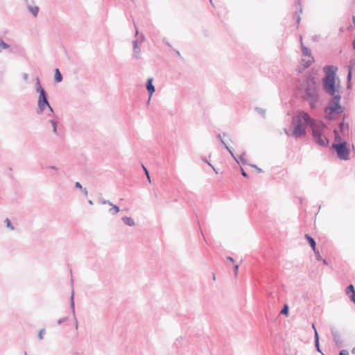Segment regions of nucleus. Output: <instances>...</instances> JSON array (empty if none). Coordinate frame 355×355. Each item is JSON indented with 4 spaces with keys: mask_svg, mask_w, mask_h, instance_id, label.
<instances>
[{
    "mask_svg": "<svg viewBox=\"0 0 355 355\" xmlns=\"http://www.w3.org/2000/svg\"><path fill=\"white\" fill-rule=\"evenodd\" d=\"M302 99L308 103L311 110L316 108L320 100L319 88L316 85L315 78L312 76L305 77Z\"/></svg>",
    "mask_w": 355,
    "mask_h": 355,
    "instance_id": "obj_1",
    "label": "nucleus"
},
{
    "mask_svg": "<svg viewBox=\"0 0 355 355\" xmlns=\"http://www.w3.org/2000/svg\"><path fill=\"white\" fill-rule=\"evenodd\" d=\"M294 129L293 136L295 138H302L306 135V129L309 125L311 129L315 125V121L311 116L305 112H300L293 119Z\"/></svg>",
    "mask_w": 355,
    "mask_h": 355,
    "instance_id": "obj_2",
    "label": "nucleus"
},
{
    "mask_svg": "<svg viewBox=\"0 0 355 355\" xmlns=\"http://www.w3.org/2000/svg\"><path fill=\"white\" fill-rule=\"evenodd\" d=\"M326 128L327 126L323 122H320L318 125L315 123L314 127H312V136L315 142L318 145L325 148L329 146V140L325 135H324L322 130H324Z\"/></svg>",
    "mask_w": 355,
    "mask_h": 355,
    "instance_id": "obj_3",
    "label": "nucleus"
},
{
    "mask_svg": "<svg viewBox=\"0 0 355 355\" xmlns=\"http://www.w3.org/2000/svg\"><path fill=\"white\" fill-rule=\"evenodd\" d=\"M38 114H42L47 108L49 110L48 116H53L54 114V110L51 106L49 100L48 94L46 90L39 92V97L37 101Z\"/></svg>",
    "mask_w": 355,
    "mask_h": 355,
    "instance_id": "obj_4",
    "label": "nucleus"
},
{
    "mask_svg": "<svg viewBox=\"0 0 355 355\" xmlns=\"http://www.w3.org/2000/svg\"><path fill=\"white\" fill-rule=\"evenodd\" d=\"M331 148L334 149L338 157L341 160H349L350 149L347 141H343V143H333Z\"/></svg>",
    "mask_w": 355,
    "mask_h": 355,
    "instance_id": "obj_5",
    "label": "nucleus"
},
{
    "mask_svg": "<svg viewBox=\"0 0 355 355\" xmlns=\"http://www.w3.org/2000/svg\"><path fill=\"white\" fill-rule=\"evenodd\" d=\"M330 96H331V98L329 101V104L326 107V111L331 110L332 112L343 113L344 109L340 103L341 95L337 92Z\"/></svg>",
    "mask_w": 355,
    "mask_h": 355,
    "instance_id": "obj_6",
    "label": "nucleus"
},
{
    "mask_svg": "<svg viewBox=\"0 0 355 355\" xmlns=\"http://www.w3.org/2000/svg\"><path fill=\"white\" fill-rule=\"evenodd\" d=\"M322 87L324 92L329 95L338 92L339 85H336V78H322Z\"/></svg>",
    "mask_w": 355,
    "mask_h": 355,
    "instance_id": "obj_7",
    "label": "nucleus"
},
{
    "mask_svg": "<svg viewBox=\"0 0 355 355\" xmlns=\"http://www.w3.org/2000/svg\"><path fill=\"white\" fill-rule=\"evenodd\" d=\"M323 70L325 73V76L322 78H336V73L338 70L336 67L333 65H327L324 67Z\"/></svg>",
    "mask_w": 355,
    "mask_h": 355,
    "instance_id": "obj_8",
    "label": "nucleus"
},
{
    "mask_svg": "<svg viewBox=\"0 0 355 355\" xmlns=\"http://www.w3.org/2000/svg\"><path fill=\"white\" fill-rule=\"evenodd\" d=\"M331 333L336 346L338 347H341L343 346V340L339 334V332L335 328H331Z\"/></svg>",
    "mask_w": 355,
    "mask_h": 355,
    "instance_id": "obj_9",
    "label": "nucleus"
},
{
    "mask_svg": "<svg viewBox=\"0 0 355 355\" xmlns=\"http://www.w3.org/2000/svg\"><path fill=\"white\" fill-rule=\"evenodd\" d=\"M153 78H148V80H147V82H146V89L148 91V93L149 94V98H148V102L150 101V98L152 96V95L153 94V93L155 92V86L153 85Z\"/></svg>",
    "mask_w": 355,
    "mask_h": 355,
    "instance_id": "obj_10",
    "label": "nucleus"
},
{
    "mask_svg": "<svg viewBox=\"0 0 355 355\" xmlns=\"http://www.w3.org/2000/svg\"><path fill=\"white\" fill-rule=\"evenodd\" d=\"M338 127H339V130L343 137L348 135L349 131V128L348 123H345V122L341 121L339 123Z\"/></svg>",
    "mask_w": 355,
    "mask_h": 355,
    "instance_id": "obj_11",
    "label": "nucleus"
},
{
    "mask_svg": "<svg viewBox=\"0 0 355 355\" xmlns=\"http://www.w3.org/2000/svg\"><path fill=\"white\" fill-rule=\"evenodd\" d=\"M26 8L30 13L32 14V15L34 17H36L38 15L40 8L37 6H31V4H27Z\"/></svg>",
    "mask_w": 355,
    "mask_h": 355,
    "instance_id": "obj_12",
    "label": "nucleus"
},
{
    "mask_svg": "<svg viewBox=\"0 0 355 355\" xmlns=\"http://www.w3.org/2000/svg\"><path fill=\"white\" fill-rule=\"evenodd\" d=\"M74 292H73V290H72V292H71V298H70V306H71V311H72V313L73 315V318L75 319V321H76V328L77 329L78 328V322H77V320H76V314H75V307H74Z\"/></svg>",
    "mask_w": 355,
    "mask_h": 355,
    "instance_id": "obj_13",
    "label": "nucleus"
},
{
    "mask_svg": "<svg viewBox=\"0 0 355 355\" xmlns=\"http://www.w3.org/2000/svg\"><path fill=\"white\" fill-rule=\"evenodd\" d=\"M324 111H325V119L329 121L335 120L336 119V115L339 114L338 112H332L331 110H328L327 111H326V109H325Z\"/></svg>",
    "mask_w": 355,
    "mask_h": 355,
    "instance_id": "obj_14",
    "label": "nucleus"
},
{
    "mask_svg": "<svg viewBox=\"0 0 355 355\" xmlns=\"http://www.w3.org/2000/svg\"><path fill=\"white\" fill-rule=\"evenodd\" d=\"M138 44H139V40H135L132 42V44H133V55L138 58H139V54L140 53V48L138 46Z\"/></svg>",
    "mask_w": 355,
    "mask_h": 355,
    "instance_id": "obj_15",
    "label": "nucleus"
},
{
    "mask_svg": "<svg viewBox=\"0 0 355 355\" xmlns=\"http://www.w3.org/2000/svg\"><path fill=\"white\" fill-rule=\"evenodd\" d=\"M304 237L307 240L312 250H315V248H316V242L314 240V239L312 236H311L309 234H306Z\"/></svg>",
    "mask_w": 355,
    "mask_h": 355,
    "instance_id": "obj_16",
    "label": "nucleus"
},
{
    "mask_svg": "<svg viewBox=\"0 0 355 355\" xmlns=\"http://www.w3.org/2000/svg\"><path fill=\"white\" fill-rule=\"evenodd\" d=\"M122 220L126 225H128L130 227L135 225V223L131 217L124 216L122 218Z\"/></svg>",
    "mask_w": 355,
    "mask_h": 355,
    "instance_id": "obj_17",
    "label": "nucleus"
},
{
    "mask_svg": "<svg viewBox=\"0 0 355 355\" xmlns=\"http://www.w3.org/2000/svg\"><path fill=\"white\" fill-rule=\"evenodd\" d=\"M314 343H315V347L318 352H322L320 348V343H319V335L317 331V330L315 329V334H314Z\"/></svg>",
    "mask_w": 355,
    "mask_h": 355,
    "instance_id": "obj_18",
    "label": "nucleus"
},
{
    "mask_svg": "<svg viewBox=\"0 0 355 355\" xmlns=\"http://www.w3.org/2000/svg\"><path fill=\"white\" fill-rule=\"evenodd\" d=\"M52 117H53L52 119H49V123L52 125L53 133L55 135H58V130H57L58 121L54 119V115Z\"/></svg>",
    "mask_w": 355,
    "mask_h": 355,
    "instance_id": "obj_19",
    "label": "nucleus"
},
{
    "mask_svg": "<svg viewBox=\"0 0 355 355\" xmlns=\"http://www.w3.org/2000/svg\"><path fill=\"white\" fill-rule=\"evenodd\" d=\"M333 132L334 134V143H343V141H342V137L339 134L338 130L337 129H334Z\"/></svg>",
    "mask_w": 355,
    "mask_h": 355,
    "instance_id": "obj_20",
    "label": "nucleus"
},
{
    "mask_svg": "<svg viewBox=\"0 0 355 355\" xmlns=\"http://www.w3.org/2000/svg\"><path fill=\"white\" fill-rule=\"evenodd\" d=\"M62 79H63L62 75L61 74L60 70L58 69H55V76H54L55 82L60 83V82H62Z\"/></svg>",
    "mask_w": 355,
    "mask_h": 355,
    "instance_id": "obj_21",
    "label": "nucleus"
},
{
    "mask_svg": "<svg viewBox=\"0 0 355 355\" xmlns=\"http://www.w3.org/2000/svg\"><path fill=\"white\" fill-rule=\"evenodd\" d=\"M301 48H302V52L304 55L310 57L311 56V51L309 48L303 45V44H301Z\"/></svg>",
    "mask_w": 355,
    "mask_h": 355,
    "instance_id": "obj_22",
    "label": "nucleus"
},
{
    "mask_svg": "<svg viewBox=\"0 0 355 355\" xmlns=\"http://www.w3.org/2000/svg\"><path fill=\"white\" fill-rule=\"evenodd\" d=\"M44 90L45 89L41 85L40 78L38 77H37L35 78V91L39 93V92L44 91Z\"/></svg>",
    "mask_w": 355,
    "mask_h": 355,
    "instance_id": "obj_23",
    "label": "nucleus"
},
{
    "mask_svg": "<svg viewBox=\"0 0 355 355\" xmlns=\"http://www.w3.org/2000/svg\"><path fill=\"white\" fill-rule=\"evenodd\" d=\"M352 67L349 65L348 67V73H347V88L349 89L351 87V79H352Z\"/></svg>",
    "mask_w": 355,
    "mask_h": 355,
    "instance_id": "obj_24",
    "label": "nucleus"
},
{
    "mask_svg": "<svg viewBox=\"0 0 355 355\" xmlns=\"http://www.w3.org/2000/svg\"><path fill=\"white\" fill-rule=\"evenodd\" d=\"M221 144L224 145L225 148L228 150V152L230 153L232 157L235 159V161L236 162H239V160L235 157L233 150L231 148H229V146L226 144V143L224 141L223 139H221Z\"/></svg>",
    "mask_w": 355,
    "mask_h": 355,
    "instance_id": "obj_25",
    "label": "nucleus"
},
{
    "mask_svg": "<svg viewBox=\"0 0 355 355\" xmlns=\"http://www.w3.org/2000/svg\"><path fill=\"white\" fill-rule=\"evenodd\" d=\"M313 61V58H312V60H305L304 59H302L301 64L303 65L302 69L309 68L311 66Z\"/></svg>",
    "mask_w": 355,
    "mask_h": 355,
    "instance_id": "obj_26",
    "label": "nucleus"
},
{
    "mask_svg": "<svg viewBox=\"0 0 355 355\" xmlns=\"http://www.w3.org/2000/svg\"><path fill=\"white\" fill-rule=\"evenodd\" d=\"M345 292L347 295L353 294L354 293H355L354 286L352 284L348 285L346 288Z\"/></svg>",
    "mask_w": 355,
    "mask_h": 355,
    "instance_id": "obj_27",
    "label": "nucleus"
},
{
    "mask_svg": "<svg viewBox=\"0 0 355 355\" xmlns=\"http://www.w3.org/2000/svg\"><path fill=\"white\" fill-rule=\"evenodd\" d=\"M112 208L110 209L109 210V212L112 214V215H115L117 213H119V207L116 205H114L112 204Z\"/></svg>",
    "mask_w": 355,
    "mask_h": 355,
    "instance_id": "obj_28",
    "label": "nucleus"
},
{
    "mask_svg": "<svg viewBox=\"0 0 355 355\" xmlns=\"http://www.w3.org/2000/svg\"><path fill=\"white\" fill-rule=\"evenodd\" d=\"M9 47V44L6 43L1 38H0V53Z\"/></svg>",
    "mask_w": 355,
    "mask_h": 355,
    "instance_id": "obj_29",
    "label": "nucleus"
},
{
    "mask_svg": "<svg viewBox=\"0 0 355 355\" xmlns=\"http://www.w3.org/2000/svg\"><path fill=\"white\" fill-rule=\"evenodd\" d=\"M182 340H183V338H182V337H179V338H178L175 340V343H174L173 345H174L177 349H178V348H179V347H181V345H182Z\"/></svg>",
    "mask_w": 355,
    "mask_h": 355,
    "instance_id": "obj_30",
    "label": "nucleus"
},
{
    "mask_svg": "<svg viewBox=\"0 0 355 355\" xmlns=\"http://www.w3.org/2000/svg\"><path fill=\"white\" fill-rule=\"evenodd\" d=\"M245 153H243L242 154L240 155V156L239 157V160L241 161V162L245 165V164H247V160L245 158Z\"/></svg>",
    "mask_w": 355,
    "mask_h": 355,
    "instance_id": "obj_31",
    "label": "nucleus"
},
{
    "mask_svg": "<svg viewBox=\"0 0 355 355\" xmlns=\"http://www.w3.org/2000/svg\"><path fill=\"white\" fill-rule=\"evenodd\" d=\"M256 111L263 118L266 116V110L261 107H256Z\"/></svg>",
    "mask_w": 355,
    "mask_h": 355,
    "instance_id": "obj_32",
    "label": "nucleus"
},
{
    "mask_svg": "<svg viewBox=\"0 0 355 355\" xmlns=\"http://www.w3.org/2000/svg\"><path fill=\"white\" fill-rule=\"evenodd\" d=\"M98 202L102 204V205H112V203L108 200H105L103 198H99L98 199Z\"/></svg>",
    "mask_w": 355,
    "mask_h": 355,
    "instance_id": "obj_33",
    "label": "nucleus"
},
{
    "mask_svg": "<svg viewBox=\"0 0 355 355\" xmlns=\"http://www.w3.org/2000/svg\"><path fill=\"white\" fill-rule=\"evenodd\" d=\"M281 313L284 314V315H288V306L287 304H285L283 306V308H282V309L281 311Z\"/></svg>",
    "mask_w": 355,
    "mask_h": 355,
    "instance_id": "obj_34",
    "label": "nucleus"
},
{
    "mask_svg": "<svg viewBox=\"0 0 355 355\" xmlns=\"http://www.w3.org/2000/svg\"><path fill=\"white\" fill-rule=\"evenodd\" d=\"M44 334H45V329H40L39 331V334H38V338L40 340H42L44 338Z\"/></svg>",
    "mask_w": 355,
    "mask_h": 355,
    "instance_id": "obj_35",
    "label": "nucleus"
},
{
    "mask_svg": "<svg viewBox=\"0 0 355 355\" xmlns=\"http://www.w3.org/2000/svg\"><path fill=\"white\" fill-rule=\"evenodd\" d=\"M5 223L8 228H10L12 230H14V227L12 225L11 222L8 218H6Z\"/></svg>",
    "mask_w": 355,
    "mask_h": 355,
    "instance_id": "obj_36",
    "label": "nucleus"
},
{
    "mask_svg": "<svg viewBox=\"0 0 355 355\" xmlns=\"http://www.w3.org/2000/svg\"><path fill=\"white\" fill-rule=\"evenodd\" d=\"M313 252H314V253H315V254L316 256V259L318 261L322 260V257H321V256L320 254V252H319L318 250L316 249V248H315V250H313Z\"/></svg>",
    "mask_w": 355,
    "mask_h": 355,
    "instance_id": "obj_37",
    "label": "nucleus"
},
{
    "mask_svg": "<svg viewBox=\"0 0 355 355\" xmlns=\"http://www.w3.org/2000/svg\"><path fill=\"white\" fill-rule=\"evenodd\" d=\"M142 167H143V168H144V170L145 171V174H146L148 181L150 182V175H149L148 171L147 170V168L144 165H142Z\"/></svg>",
    "mask_w": 355,
    "mask_h": 355,
    "instance_id": "obj_38",
    "label": "nucleus"
},
{
    "mask_svg": "<svg viewBox=\"0 0 355 355\" xmlns=\"http://www.w3.org/2000/svg\"><path fill=\"white\" fill-rule=\"evenodd\" d=\"M46 169H50L54 171L55 173L58 171V168L55 166H49L45 167Z\"/></svg>",
    "mask_w": 355,
    "mask_h": 355,
    "instance_id": "obj_39",
    "label": "nucleus"
},
{
    "mask_svg": "<svg viewBox=\"0 0 355 355\" xmlns=\"http://www.w3.org/2000/svg\"><path fill=\"white\" fill-rule=\"evenodd\" d=\"M295 17H296V22L297 24H299L300 21V19H301V17L300 16V14L297 13V12H295L294 14Z\"/></svg>",
    "mask_w": 355,
    "mask_h": 355,
    "instance_id": "obj_40",
    "label": "nucleus"
},
{
    "mask_svg": "<svg viewBox=\"0 0 355 355\" xmlns=\"http://www.w3.org/2000/svg\"><path fill=\"white\" fill-rule=\"evenodd\" d=\"M339 355H349V352L346 349H342L340 351Z\"/></svg>",
    "mask_w": 355,
    "mask_h": 355,
    "instance_id": "obj_41",
    "label": "nucleus"
},
{
    "mask_svg": "<svg viewBox=\"0 0 355 355\" xmlns=\"http://www.w3.org/2000/svg\"><path fill=\"white\" fill-rule=\"evenodd\" d=\"M67 319H68V318H67V317L62 318H61V319L58 320V324H62V323H63L64 322L67 321Z\"/></svg>",
    "mask_w": 355,
    "mask_h": 355,
    "instance_id": "obj_42",
    "label": "nucleus"
},
{
    "mask_svg": "<svg viewBox=\"0 0 355 355\" xmlns=\"http://www.w3.org/2000/svg\"><path fill=\"white\" fill-rule=\"evenodd\" d=\"M250 166L254 168H256V170L257 171L258 173H261L262 172V169L259 168L257 165L255 164H250Z\"/></svg>",
    "mask_w": 355,
    "mask_h": 355,
    "instance_id": "obj_43",
    "label": "nucleus"
},
{
    "mask_svg": "<svg viewBox=\"0 0 355 355\" xmlns=\"http://www.w3.org/2000/svg\"><path fill=\"white\" fill-rule=\"evenodd\" d=\"M75 187L80 189V190L83 189V187H82L81 184L79 182H76L75 183Z\"/></svg>",
    "mask_w": 355,
    "mask_h": 355,
    "instance_id": "obj_44",
    "label": "nucleus"
},
{
    "mask_svg": "<svg viewBox=\"0 0 355 355\" xmlns=\"http://www.w3.org/2000/svg\"><path fill=\"white\" fill-rule=\"evenodd\" d=\"M137 40H139V43H141L145 40V36L143 34H141L139 35Z\"/></svg>",
    "mask_w": 355,
    "mask_h": 355,
    "instance_id": "obj_45",
    "label": "nucleus"
},
{
    "mask_svg": "<svg viewBox=\"0 0 355 355\" xmlns=\"http://www.w3.org/2000/svg\"><path fill=\"white\" fill-rule=\"evenodd\" d=\"M241 175L243 177H245V178H248V173L244 171V169L243 168H241Z\"/></svg>",
    "mask_w": 355,
    "mask_h": 355,
    "instance_id": "obj_46",
    "label": "nucleus"
},
{
    "mask_svg": "<svg viewBox=\"0 0 355 355\" xmlns=\"http://www.w3.org/2000/svg\"><path fill=\"white\" fill-rule=\"evenodd\" d=\"M162 41H163V42H164V44H166L168 46H169V47H171V48L172 47L171 44L168 42V41L166 38H164V39L162 40Z\"/></svg>",
    "mask_w": 355,
    "mask_h": 355,
    "instance_id": "obj_47",
    "label": "nucleus"
},
{
    "mask_svg": "<svg viewBox=\"0 0 355 355\" xmlns=\"http://www.w3.org/2000/svg\"><path fill=\"white\" fill-rule=\"evenodd\" d=\"M28 73H24L23 74V79H24L25 81H26V80H28Z\"/></svg>",
    "mask_w": 355,
    "mask_h": 355,
    "instance_id": "obj_48",
    "label": "nucleus"
},
{
    "mask_svg": "<svg viewBox=\"0 0 355 355\" xmlns=\"http://www.w3.org/2000/svg\"><path fill=\"white\" fill-rule=\"evenodd\" d=\"M238 269H239V265L236 264L234 266V270L235 275H236Z\"/></svg>",
    "mask_w": 355,
    "mask_h": 355,
    "instance_id": "obj_49",
    "label": "nucleus"
},
{
    "mask_svg": "<svg viewBox=\"0 0 355 355\" xmlns=\"http://www.w3.org/2000/svg\"><path fill=\"white\" fill-rule=\"evenodd\" d=\"M82 191L83 192V193L85 195V196H87L88 195V191H87V189L86 188H83V189H82Z\"/></svg>",
    "mask_w": 355,
    "mask_h": 355,
    "instance_id": "obj_50",
    "label": "nucleus"
},
{
    "mask_svg": "<svg viewBox=\"0 0 355 355\" xmlns=\"http://www.w3.org/2000/svg\"><path fill=\"white\" fill-rule=\"evenodd\" d=\"M174 51V52L179 56V57H181V54L180 53V51L178 50H176V49H173Z\"/></svg>",
    "mask_w": 355,
    "mask_h": 355,
    "instance_id": "obj_51",
    "label": "nucleus"
},
{
    "mask_svg": "<svg viewBox=\"0 0 355 355\" xmlns=\"http://www.w3.org/2000/svg\"><path fill=\"white\" fill-rule=\"evenodd\" d=\"M322 262L324 265H328V262H327V259H322Z\"/></svg>",
    "mask_w": 355,
    "mask_h": 355,
    "instance_id": "obj_52",
    "label": "nucleus"
},
{
    "mask_svg": "<svg viewBox=\"0 0 355 355\" xmlns=\"http://www.w3.org/2000/svg\"><path fill=\"white\" fill-rule=\"evenodd\" d=\"M208 164L214 170V172H216V173H218V171H216V170H215L214 166L210 163H208Z\"/></svg>",
    "mask_w": 355,
    "mask_h": 355,
    "instance_id": "obj_53",
    "label": "nucleus"
},
{
    "mask_svg": "<svg viewBox=\"0 0 355 355\" xmlns=\"http://www.w3.org/2000/svg\"><path fill=\"white\" fill-rule=\"evenodd\" d=\"M208 164L214 170V172H216V173H218V171H216V170H215L214 166L210 163H208Z\"/></svg>",
    "mask_w": 355,
    "mask_h": 355,
    "instance_id": "obj_54",
    "label": "nucleus"
},
{
    "mask_svg": "<svg viewBox=\"0 0 355 355\" xmlns=\"http://www.w3.org/2000/svg\"><path fill=\"white\" fill-rule=\"evenodd\" d=\"M346 117H347L346 114H343V120H342V121L345 122V119H346Z\"/></svg>",
    "mask_w": 355,
    "mask_h": 355,
    "instance_id": "obj_55",
    "label": "nucleus"
},
{
    "mask_svg": "<svg viewBox=\"0 0 355 355\" xmlns=\"http://www.w3.org/2000/svg\"><path fill=\"white\" fill-rule=\"evenodd\" d=\"M217 138L219 139L220 141H221V139H223L222 137H221V135L220 134H218L217 135Z\"/></svg>",
    "mask_w": 355,
    "mask_h": 355,
    "instance_id": "obj_56",
    "label": "nucleus"
},
{
    "mask_svg": "<svg viewBox=\"0 0 355 355\" xmlns=\"http://www.w3.org/2000/svg\"><path fill=\"white\" fill-rule=\"evenodd\" d=\"M227 259H229V260H230V261H234L233 258H232V257H227Z\"/></svg>",
    "mask_w": 355,
    "mask_h": 355,
    "instance_id": "obj_57",
    "label": "nucleus"
},
{
    "mask_svg": "<svg viewBox=\"0 0 355 355\" xmlns=\"http://www.w3.org/2000/svg\"><path fill=\"white\" fill-rule=\"evenodd\" d=\"M353 49H355V40L352 42Z\"/></svg>",
    "mask_w": 355,
    "mask_h": 355,
    "instance_id": "obj_58",
    "label": "nucleus"
},
{
    "mask_svg": "<svg viewBox=\"0 0 355 355\" xmlns=\"http://www.w3.org/2000/svg\"><path fill=\"white\" fill-rule=\"evenodd\" d=\"M352 353L353 354H355V347L352 348Z\"/></svg>",
    "mask_w": 355,
    "mask_h": 355,
    "instance_id": "obj_59",
    "label": "nucleus"
},
{
    "mask_svg": "<svg viewBox=\"0 0 355 355\" xmlns=\"http://www.w3.org/2000/svg\"><path fill=\"white\" fill-rule=\"evenodd\" d=\"M135 28H136V33H135V35H137L139 34V31H138V30H137V27H136V26H135Z\"/></svg>",
    "mask_w": 355,
    "mask_h": 355,
    "instance_id": "obj_60",
    "label": "nucleus"
},
{
    "mask_svg": "<svg viewBox=\"0 0 355 355\" xmlns=\"http://www.w3.org/2000/svg\"><path fill=\"white\" fill-rule=\"evenodd\" d=\"M26 5L28 4V0H23Z\"/></svg>",
    "mask_w": 355,
    "mask_h": 355,
    "instance_id": "obj_61",
    "label": "nucleus"
},
{
    "mask_svg": "<svg viewBox=\"0 0 355 355\" xmlns=\"http://www.w3.org/2000/svg\"><path fill=\"white\" fill-rule=\"evenodd\" d=\"M88 202H89V203L90 205H93V202H92V200H89Z\"/></svg>",
    "mask_w": 355,
    "mask_h": 355,
    "instance_id": "obj_62",
    "label": "nucleus"
},
{
    "mask_svg": "<svg viewBox=\"0 0 355 355\" xmlns=\"http://www.w3.org/2000/svg\"><path fill=\"white\" fill-rule=\"evenodd\" d=\"M312 327H313V329L314 330H315V329L316 330V328H315V324H312Z\"/></svg>",
    "mask_w": 355,
    "mask_h": 355,
    "instance_id": "obj_63",
    "label": "nucleus"
},
{
    "mask_svg": "<svg viewBox=\"0 0 355 355\" xmlns=\"http://www.w3.org/2000/svg\"><path fill=\"white\" fill-rule=\"evenodd\" d=\"M203 161L205 162L209 163L206 159H203Z\"/></svg>",
    "mask_w": 355,
    "mask_h": 355,
    "instance_id": "obj_64",
    "label": "nucleus"
}]
</instances>
